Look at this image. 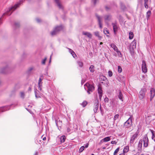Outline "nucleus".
<instances>
[{"mask_svg":"<svg viewBox=\"0 0 155 155\" xmlns=\"http://www.w3.org/2000/svg\"><path fill=\"white\" fill-rule=\"evenodd\" d=\"M101 79H102L103 81H105L106 80H107V82L106 83L107 85V86L108 84V82L107 80V79L106 77H104V76H102L101 77Z\"/></svg>","mask_w":155,"mask_h":155,"instance_id":"obj_36","label":"nucleus"},{"mask_svg":"<svg viewBox=\"0 0 155 155\" xmlns=\"http://www.w3.org/2000/svg\"><path fill=\"white\" fill-rule=\"evenodd\" d=\"M42 81V79L41 78H40L39 79V80H38V81Z\"/></svg>","mask_w":155,"mask_h":155,"instance_id":"obj_60","label":"nucleus"},{"mask_svg":"<svg viewBox=\"0 0 155 155\" xmlns=\"http://www.w3.org/2000/svg\"><path fill=\"white\" fill-rule=\"evenodd\" d=\"M87 104V102L86 101H84L83 103L81 104V105L83 107H85Z\"/></svg>","mask_w":155,"mask_h":155,"instance_id":"obj_37","label":"nucleus"},{"mask_svg":"<svg viewBox=\"0 0 155 155\" xmlns=\"http://www.w3.org/2000/svg\"><path fill=\"white\" fill-rule=\"evenodd\" d=\"M2 23V18H0V24H1Z\"/></svg>","mask_w":155,"mask_h":155,"instance_id":"obj_56","label":"nucleus"},{"mask_svg":"<svg viewBox=\"0 0 155 155\" xmlns=\"http://www.w3.org/2000/svg\"><path fill=\"white\" fill-rule=\"evenodd\" d=\"M108 76L110 77L112 76L113 73L111 71H109L108 72Z\"/></svg>","mask_w":155,"mask_h":155,"instance_id":"obj_38","label":"nucleus"},{"mask_svg":"<svg viewBox=\"0 0 155 155\" xmlns=\"http://www.w3.org/2000/svg\"><path fill=\"white\" fill-rule=\"evenodd\" d=\"M29 90H31V88L30 87H29Z\"/></svg>","mask_w":155,"mask_h":155,"instance_id":"obj_63","label":"nucleus"},{"mask_svg":"<svg viewBox=\"0 0 155 155\" xmlns=\"http://www.w3.org/2000/svg\"><path fill=\"white\" fill-rule=\"evenodd\" d=\"M65 137L64 136H62L60 138L61 142V143H63L65 141Z\"/></svg>","mask_w":155,"mask_h":155,"instance_id":"obj_31","label":"nucleus"},{"mask_svg":"<svg viewBox=\"0 0 155 155\" xmlns=\"http://www.w3.org/2000/svg\"><path fill=\"white\" fill-rule=\"evenodd\" d=\"M98 92L99 94V99L100 100L101 99L102 97V96L103 93V91L101 87L100 86H98Z\"/></svg>","mask_w":155,"mask_h":155,"instance_id":"obj_9","label":"nucleus"},{"mask_svg":"<svg viewBox=\"0 0 155 155\" xmlns=\"http://www.w3.org/2000/svg\"><path fill=\"white\" fill-rule=\"evenodd\" d=\"M68 49L69 50V52L72 55L73 57L74 58H75L76 57H77V55H76V54H75V53H74V52L73 50H72L70 48H68Z\"/></svg>","mask_w":155,"mask_h":155,"instance_id":"obj_20","label":"nucleus"},{"mask_svg":"<svg viewBox=\"0 0 155 155\" xmlns=\"http://www.w3.org/2000/svg\"><path fill=\"white\" fill-rule=\"evenodd\" d=\"M144 5L145 7L146 8H148V3H144Z\"/></svg>","mask_w":155,"mask_h":155,"instance_id":"obj_49","label":"nucleus"},{"mask_svg":"<svg viewBox=\"0 0 155 155\" xmlns=\"http://www.w3.org/2000/svg\"><path fill=\"white\" fill-rule=\"evenodd\" d=\"M36 21H37V22H40L41 20H40V19L38 18H37V19H36Z\"/></svg>","mask_w":155,"mask_h":155,"instance_id":"obj_52","label":"nucleus"},{"mask_svg":"<svg viewBox=\"0 0 155 155\" xmlns=\"http://www.w3.org/2000/svg\"><path fill=\"white\" fill-rule=\"evenodd\" d=\"M89 70L91 72H94V66L93 65H91L90 67L89 68Z\"/></svg>","mask_w":155,"mask_h":155,"instance_id":"obj_29","label":"nucleus"},{"mask_svg":"<svg viewBox=\"0 0 155 155\" xmlns=\"http://www.w3.org/2000/svg\"><path fill=\"white\" fill-rule=\"evenodd\" d=\"M8 70V67L6 66L4 67L1 69L0 72L2 73H5V72Z\"/></svg>","mask_w":155,"mask_h":155,"instance_id":"obj_21","label":"nucleus"},{"mask_svg":"<svg viewBox=\"0 0 155 155\" xmlns=\"http://www.w3.org/2000/svg\"><path fill=\"white\" fill-rule=\"evenodd\" d=\"M134 37V34L132 32H130L129 33V38L130 39H133V38Z\"/></svg>","mask_w":155,"mask_h":155,"instance_id":"obj_30","label":"nucleus"},{"mask_svg":"<svg viewBox=\"0 0 155 155\" xmlns=\"http://www.w3.org/2000/svg\"><path fill=\"white\" fill-rule=\"evenodd\" d=\"M119 148L118 147L114 151V155H116L117 153L119 151Z\"/></svg>","mask_w":155,"mask_h":155,"instance_id":"obj_42","label":"nucleus"},{"mask_svg":"<svg viewBox=\"0 0 155 155\" xmlns=\"http://www.w3.org/2000/svg\"><path fill=\"white\" fill-rule=\"evenodd\" d=\"M97 0H92V2L95 5L96 3Z\"/></svg>","mask_w":155,"mask_h":155,"instance_id":"obj_50","label":"nucleus"},{"mask_svg":"<svg viewBox=\"0 0 155 155\" xmlns=\"http://www.w3.org/2000/svg\"><path fill=\"white\" fill-rule=\"evenodd\" d=\"M146 91L145 88H143L139 92V97L140 99H142L145 96V93Z\"/></svg>","mask_w":155,"mask_h":155,"instance_id":"obj_5","label":"nucleus"},{"mask_svg":"<svg viewBox=\"0 0 155 155\" xmlns=\"http://www.w3.org/2000/svg\"><path fill=\"white\" fill-rule=\"evenodd\" d=\"M110 46L115 51H117V50L118 49V48L116 47V45L114 44H111Z\"/></svg>","mask_w":155,"mask_h":155,"instance_id":"obj_27","label":"nucleus"},{"mask_svg":"<svg viewBox=\"0 0 155 155\" xmlns=\"http://www.w3.org/2000/svg\"><path fill=\"white\" fill-rule=\"evenodd\" d=\"M133 44V45H131L130 47V51L132 55L134 54L136 48V42L134 41Z\"/></svg>","mask_w":155,"mask_h":155,"instance_id":"obj_6","label":"nucleus"},{"mask_svg":"<svg viewBox=\"0 0 155 155\" xmlns=\"http://www.w3.org/2000/svg\"><path fill=\"white\" fill-rule=\"evenodd\" d=\"M99 106V102L98 100L96 101L94 103V113L97 112Z\"/></svg>","mask_w":155,"mask_h":155,"instance_id":"obj_14","label":"nucleus"},{"mask_svg":"<svg viewBox=\"0 0 155 155\" xmlns=\"http://www.w3.org/2000/svg\"><path fill=\"white\" fill-rule=\"evenodd\" d=\"M119 115L117 114H116V115L114 116V121H115L116 120H117L118 119V118H119Z\"/></svg>","mask_w":155,"mask_h":155,"instance_id":"obj_39","label":"nucleus"},{"mask_svg":"<svg viewBox=\"0 0 155 155\" xmlns=\"http://www.w3.org/2000/svg\"><path fill=\"white\" fill-rule=\"evenodd\" d=\"M82 34L89 38H91L92 37V34L90 32L87 31H83Z\"/></svg>","mask_w":155,"mask_h":155,"instance_id":"obj_17","label":"nucleus"},{"mask_svg":"<svg viewBox=\"0 0 155 155\" xmlns=\"http://www.w3.org/2000/svg\"><path fill=\"white\" fill-rule=\"evenodd\" d=\"M102 44H103V43H102V42H100V45H102Z\"/></svg>","mask_w":155,"mask_h":155,"instance_id":"obj_62","label":"nucleus"},{"mask_svg":"<svg viewBox=\"0 0 155 155\" xmlns=\"http://www.w3.org/2000/svg\"><path fill=\"white\" fill-rule=\"evenodd\" d=\"M151 15V11H148L147 13V19H148V18H149L150 16Z\"/></svg>","mask_w":155,"mask_h":155,"instance_id":"obj_34","label":"nucleus"},{"mask_svg":"<svg viewBox=\"0 0 155 155\" xmlns=\"http://www.w3.org/2000/svg\"><path fill=\"white\" fill-rule=\"evenodd\" d=\"M112 25L113 26L114 32V34H115L118 28V26L117 25V23L116 22L113 23H112Z\"/></svg>","mask_w":155,"mask_h":155,"instance_id":"obj_8","label":"nucleus"},{"mask_svg":"<svg viewBox=\"0 0 155 155\" xmlns=\"http://www.w3.org/2000/svg\"><path fill=\"white\" fill-rule=\"evenodd\" d=\"M132 122V119L129 118L128 120L124 123V126L126 127H129L131 124Z\"/></svg>","mask_w":155,"mask_h":155,"instance_id":"obj_10","label":"nucleus"},{"mask_svg":"<svg viewBox=\"0 0 155 155\" xmlns=\"http://www.w3.org/2000/svg\"><path fill=\"white\" fill-rule=\"evenodd\" d=\"M63 27L61 26H60L56 27L51 32L52 35H55L59 31L62 30Z\"/></svg>","mask_w":155,"mask_h":155,"instance_id":"obj_4","label":"nucleus"},{"mask_svg":"<svg viewBox=\"0 0 155 155\" xmlns=\"http://www.w3.org/2000/svg\"><path fill=\"white\" fill-rule=\"evenodd\" d=\"M129 150V147L128 146L126 147L124 149L123 152L127 153Z\"/></svg>","mask_w":155,"mask_h":155,"instance_id":"obj_32","label":"nucleus"},{"mask_svg":"<svg viewBox=\"0 0 155 155\" xmlns=\"http://www.w3.org/2000/svg\"><path fill=\"white\" fill-rule=\"evenodd\" d=\"M150 131L152 134V139H153L154 137H155L154 134V131L153 130H150Z\"/></svg>","mask_w":155,"mask_h":155,"instance_id":"obj_43","label":"nucleus"},{"mask_svg":"<svg viewBox=\"0 0 155 155\" xmlns=\"http://www.w3.org/2000/svg\"><path fill=\"white\" fill-rule=\"evenodd\" d=\"M103 18L105 23L107 25H109L108 22L112 19L111 16L110 14L106 15L104 16Z\"/></svg>","mask_w":155,"mask_h":155,"instance_id":"obj_3","label":"nucleus"},{"mask_svg":"<svg viewBox=\"0 0 155 155\" xmlns=\"http://www.w3.org/2000/svg\"><path fill=\"white\" fill-rule=\"evenodd\" d=\"M115 51L117 52V54L118 55L119 57H121V52L118 50V49L117 50V51Z\"/></svg>","mask_w":155,"mask_h":155,"instance_id":"obj_44","label":"nucleus"},{"mask_svg":"<svg viewBox=\"0 0 155 155\" xmlns=\"http://www.w3.org/2000/svg\"><path fill=\"white\" fill-rule=\"evenodd\" d=\"M153 140L155 142V139H154V138Z\"/></svg>","mask_w":155,"mask_h":155,"instance_id":"obj_64","label":"nucleus"},{"mask_svg":"<svg viewBox=\"0 0 155 155\" xmlns=\"http://www.w3.org/2000/svg\"><path fill=\"white\" fill-rule=\"evenodd\" d=\"M21 96L22 98H24L25 96L24 93L23 92H21L20 93Z\"/></svg>","mask_w":155,"mask_h":155,"instance_id":"obj_45","label":"nucleus"},{"mask_svg":"<svg viewBox=\"0 0 155 155\" xmlns=\"http://www.w3.org/2000/svg\"><path fill=\"white\" fill-rule=\"evenodd\" d=\"M33 69V67L30 68H29V70L30 71H31Z\"/></svg>","mask_w":155,"mask_h":155,"instance_id":"obj_54","label":"nucleus"},{"mask_svg":"<svg viewBox=\"0 0 155 155\" xmlns=\"http://www.w3.org/2000/svg\"><path fill=\"white\" fill-rule=\"evenodd\" d=\"M150 91L151 94L150 100L151 101L155 95V90L153 88H152L151 89Z\"/></svg>","mask_w":155,"mask_h":155,"instance_id":"obj_15","label":"nucleus"},{"mask_svg":"<svg viewBox=\"0 0 155 155\" xmlns=\"http://www.w3.org/2000/svg\"><path fill=\"white\" fill-rule=\"evenodd\" d=\"M118 71L119 73H120L122 71V69L121 67L119 66L118 67Z\"/></svg>","mask_w":155,"mask_h":155,"instance_id":"obj_41","label":"nucleus"},{"mask_svg":"<svg viewBox=\"0 0 155 155\" xmlns=\"http://www.w3.org/2000/svg\"><path fill=\"white\" fill-rule=\"evenodd\" d=\"M104 100L105 102H108V101H109V99L108 97H106L104 99Z\"/></svg>","mask_w":155,"mask_h":155,"instance_id":"obj_48","label":"nucleus"},{"mask_svg":"<svg viewBox=\"0 0 155 155\" xmlns=\"http://www.w3.org/2000/svg\"><path fill=\"white\" fill-rule=\"evenodd\" d=\"M38 89L40 91H41L42 90L41 87L42 86V81H38Z\"/></svg>","mask_w":155,"mask_h":155,"instance_id":"obj_26","label":"nucleus"},{"mask_svg":"<svg viewBox=\"0 0 155 155\" xmlns=\"http://www.w3.org/2000/svg\"><path fill=\"white\" fill-rule=\"evenodd\" d=\"M104 32L105 34L109 33V31L108 30H106L105 29H104Z\"/></svg>","mask_w":155,"mask_h":155,"instance_id":"obj_46","label":"nucleus"},{"mask_svg":"<svg viewBox=\"0 0 155 155\" xmlns=\"http://www.w3.org/2000/svg\"><path fill=\"white\" fill-rule=\"evenodd\" d=\"M35 97L36 98L41 97V94L39 93V91L37 89L35 90Z\"/></svg>","mask_w":155,"mask_h":155,"instance_id":"obj_18","label":"nucleus"},{"mask_svg":"<svg viewBox=\"0 0 155 155\" xmlns=\"http://www.w3.org/2000/svg\"><path fill=\"white\" fill-rule=\"evenodd\" d=\"M47 58L46 57H45L43 59L42 61H41V64H45V61L47 60Z\"/></svg>","mask_w":155,"mask_h":155,"instance_id":"obj_40","label":"nucleus"},{"mask_svg":"<svg viewBox=\"0 0 155 155\" xmlns=\"http://www.w3.org/2000/svg\"><path fill=\"white\" fill-rule=\"evenodd\" d=\"M148 139L147 135H145L144 137L143 138V141L144 143V146L145 147H147L148 146Z\"/></svg>","mask_w":155,"mask_h":155,"instance_id":"obj_13","label":"nucleus"},{"mask_svg":"<svg viewBox=\"0 0 155 155\" xmlns=\"http://www.w3.org/2000/svg\"><path fill=\"white\" fill-rule=\"evenodd\" d=\"M51 55L50 56V60H49V63H50L51 62Z\"/></svg>","mask_w":155,"mask_h":155,"instance_id":"obj_55","label":"nucleus"},{"mask_svg":"<svg viewBox=\"0 0 155 155\" xmlns=\"http://www.w3.org/2000/svg\"><path fill=\"white\" fill-rule=\"evenodd\" d=\"M13 105H11L10 106H6L4 107H0V112H2L6 110H9L10 108V107L12 106Z\"/></svg>","mask_w":155,"mask_h":155,"instance_id":"obj_11","label":"nucleus"},{"mask_svg":"<svg viewBox=\"0 0 155 155\" xmlns=\"http://www.w3.org/2000/svg\"><path fill=\"white\" fill-rule=\"evenodd\" d=\"M110 137H107L101 140L100 143H102L103 142H107L109 141L110 140Z\"/></svg>","mask_w":155,"mask_h":155,"instance_id":"obj_19","label":"nucleus"},{"mask_svg":"<svg viewBox=\"0 0 155 155\" xmlns=\"http://www.w3.org/2000/svg\"><path fill=\"white\" fill-rule=\"evenodd\" d=\"M142 71L144 73H146L147 72V68L146 62L144 60H143L142 61Z\"/></svg>","mask_w":155,"mask_h":155,"instance_id":"obj_7","label":"nucleus"},{"mask_svg":"<svg viewBox=\"0 0 155 155\" xmlns=\"http://www.w3.org/2000/svg\"><path fill=\"white\" fill-rule=\"evenodd\" d=\"M94 34L99 39H101L102 38V37L100 35L98 31H96L94 32Z\"/></svg>","mask_w":155,"mask_h":155,"instance_id":"obj_22","label":"nucleus"},{"mask_svg":"<svg viewBox=\"0 0 155 155\" xmlns=\"http://www.w3.org/2000/svg\"><path fill=\"white\" fill-rule=\"evenodd\" d=\"M84 146H82L81 147L79 150V152L80 153L82 152L84 150Z\"/></svg>","mask_w":155,"mask_h":155,"instance_id":"obj_35","label":"nucleus"},{"mask_svg":"<svg viewBox=\"0 0 155 155\" xmlns=\"http://www.w3.org/2000/svg\"><path fill=\"white\" fill-rule=\"evenodd\" d=\"M114 100V99H110V106H111L112 107H114L115 105Z\"/></svg>","mask_w":155,"mask_h":155,"instance_id":"obj_24","label":"nucleus"},{"mask_svg":"<svg viewBox=\"0 0 155 155\" xmlns=\"http://www.w3.org/2000/svg\"><path fill=\"white\" fill-rule=\"evenodd\" d=\"M124 153H121V154H120L119 155H125Z\"/></svg>","mask_w":155,"mask_h":155,"instance_id":"obj_61","label":"nucleus"},{"mask_svg":"<svg viewBox=\"0 0 155 155\" xmlns=\"http://www.w3.org/2000/svg\"><path fill=\"white\" fill-rule=\"evenodd\" d=\"M143 143V141L142 140H140L139 141V143L138 145V153L140 152L141 150V147L142 146Z\"/></svg>","mask_w":155,"mask_h":155,"instance_id":"obj_16","label":"nucleus"},{"mask_svg":"<svg viewBox=\"0 0 155 155\" xmlns=\"http://www.w3.org/2000/svg\"><path fill=\"white\" fill-rule=\"evenodd\" d=\"M21 3L20 1V2L18 3L17 4L15 5L14 6L8 9L4 13L3 15H10L12 12L18 7Z\"/></svg>","mask_w":155,"mask_h":155,"instance_id":"obj_1","label":"nucleus"},{"mask_svg":"<svg viewBox=\"0 0 155 155\" xmlns=\"http://www.w3.org/2000/svg\"><path fill=\"white\" fill-rule=\"evenodd\" d=\"M96 16L98 20L99 27L100 28H102V25L101 22L102 17L97 15H96Z\"/></svg>","mask_w":155,"mask_h":155,"instance_id":"obj_12","label":"nucleus"},{"mask_svg":"<svg viewBox=\"0 0 155 155\" xmlns=\"http://www.w3.org/2000/svg\"><path fill=\"white\" fill-rule=\"evenodd\" d=\"M136 138V135L134 134L133 135L132 137H131V139L130 140V143H134V141L135 140Z\"/></svg>","mask_w":155,"mask_h":155,"instance_id":"obj_25","label":"nucleus"},{"mask_svg":"<svg viewBox=\"0 0 155 155\" xmlns=\"http://www.w3.org/2000/svg\"><path fill=\"white\" fill-rule=\"evenodd\" d=\"M148 0H144V3H148Z\"/></svg>","mask_w":155,"mask_h":155,"instance_id":"obj_53","label":"nucleus"},{"mask_svg":"<svg viewBox=\"0 0 155 155\" xmlns=\"http://www.w3.org/2000/svg\"><path fill=\"white\" fill-rule=\"evenodd\" d=\"M38 152H35V153L34 154V155H38Z\"/></svg>","mask_w":155,"mask_h":155,"instance_id":"obj_57","label":"nucleus"},{"mask_svg":"<svg viewBox=\"0 0 155 155\" xmlns=\"http://www.w3.org/2000/svg\"><path fill=\"white\" fill-rule=\"evenodd\" d=\"M118 96L119 99L122 101H123V95L121 92L120 91H119Z\"/></svg>","mask_w":155,"mask_h":155,"instance_id":"obj_28","label":"nucleus"},{"mask_svg":"<svg viewBox=\"0 0 155 155\" xmlns=\"http://www.w3.org/2000/svg\"><path fill=\"white\" fill-rule=\"evenodd\" d=\"M55 2L57 4L58 6V7L59 8H62V6L61 5L60 1L59 0H54Z\"/></svg>","mask_w":155,"mask_h":155,"instance_id":"obj_23","label":"nucleus"},{"mask_svg":"<svg viewBox=\"0 0 155 155\" xmlns=\"http://www.w3.org/2000/svg\"><path fill=\"white\" fill-rule=\"evenodd\" d=\"M84 88L86 90L87 89V92L88 94H90V91L92 92L94 89V86L91 85L89 83H87L86 84L84 85Z\"/></svg>","mask_w":155,"mask_h":155,"instance_id":"obj_2","label":"nucleus"},{"mask_svg":"<svg viewBox=\"0 0 155 155\" xmlns=\"http://www.w3.org/2000/svg\"><path fill=\"white\" fill-rule=\"evenodd\" d=\"M88 143H87L85 144L84 145L85 146H84V148H87L88 146Z\"/></svg>","mask_w":155,"mask_h":155,"instance_id":"obj_51","label":"nucleus"},{"mask_svg":"<svg viewBox=\"0 0 155 155\" xmlns=\"http://www.w3.org/2000/svg\"><path fill=\"white\" fill-rule=\"evenodd\" d=\"M117 143V141L116 140L112 141L111 142V143L112 144H116Z\"/></svg>","mask_w":155,"mask_h":155,"instance_id":"obj_47","label":"nucleus"},{"mask_svg":"<svg viewBox=\"0 0 155 155\" xmlns=\"http://www.w3.org/2000/svg\"><path fill=\"white\" fill-rule=\"evenodd\" d=\"M77 63L80 67H83V64L82 62L80 61H77Z\"/></svg>","mask_w":155,"mask_h":155,"instance_id":"obj_33","label":"nucleus"},{"mask_svg":"<svg viewBox=\"0 0 155 155\" xmlns=\"http://www.w3.org/2000/svg\"><path fill=\"white\" fill-rule=\"evenodd\" d=\"M139 133V132H138V130H137V132H136V136L137 135H138V134Z\"/></svg>","mask_w":155,"mask_h":155,"instance_id":"obj_59","label":"nucleus"},{"mask_svg":"<svg viewBox=\"0 0 155 155\" xmlns=\"http://www.w3.org/2000/svg\"><path fill=\"white\" fill-rule=\"evenodd\" d=\"M46 137H44L43 138V140H46Z\"/></svg>","mask_w":155,"mask_h":155,"instance_id":"obj_58","label":"nucleus"}]
</instances>
